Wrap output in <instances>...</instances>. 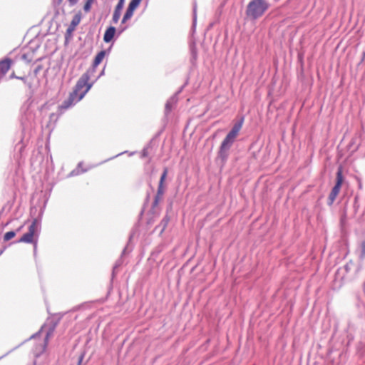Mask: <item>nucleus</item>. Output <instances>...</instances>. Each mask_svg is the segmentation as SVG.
<instances>
[{
  "mask_svg": "<svg viewBox=\"0 0 365 365\" xmlns=\"http://www.w3.org/2000/svg\"><path fill=\"white\" fill-rule=\"evenodd\" d=\"M96 68L92 65L78 80L73 91L59 106L60 110H66L79 102L93 86L94 80L89 82L96 71Z\"/></svg>",
  "mask_w": 365,
  "mask_h": 365,
  "instance_id": "nucleus-1",
  "label": "nucleus"
},
{
  "mask_svg": "<svg viewBox=\"0 0 365 365\" xmlns=\"http://www.w3.org/2000/svg\"><path fill=\"white\" fill-rule=\"evenodd\" d=\"M243 123V118L240 121L237 122L231 130L227 133L225 139L222 140L220 150L218 152V158H220L222 163H225L229 155V150L234 143L235 138L237 137L239 131L242 128Z\"/></svg>",
  "mask_w": 365,
  "mask_h": 365,
  "instance_id": "nucleus-2",
  "label": "nucleus"
},
{
  "mask_svg": "<svg viewBox=\"0 0 365 365\" xmlns=\"http://www.w3.org/2000/svg\"><path fill=\"white\" fill-rule=\"evenodd\" d=\"M269 5L265 0H252L247 5L246 14L256 19L262 16L267 10Z\"/></svg>",
  "mask_w": 365,
  "mask_h": 365,
  "instance_id": "nucleus-3",
  "label": "nucleus"
},
{
  "mask_svg": "<svg viewBox=\"0 0 365 365\" xmlns=\"http://www.w3.org/2000/svg\"><path fill=\"white\" fill-rule=\"evenodd\" d=\"M336 180V184L333 187L328 197L327 204L329 205H331L334 203V200H336L337 195L339 193L341 185L343 183L344 178L342 175V171L341 168H339L337 170Z\"/></svg>",
  "mask_w": 365,
  "mask_h": 365,
  "instance_id": "nucleus-4",
  "label": "nucleus"
},
{
  "mask_svg": "<svg viewBox=\"0 0 365 365\" xmlns=\"http://www.w3.org/2000/svg\"><path fill=\"white\" fill-rule=\"evenodd\" d=\"M21 123L24 132L31 130L35 125L34 114L31 110H27L21 117Z\"/></svg>",
  "mask_w": 365,
  "mask_h": 365,
  "instance_id": "nucleus-5",
  "label": "nucleus"
},
{
  "mask_svg": "<svg viewBox=\"0 0 365 365\" xmlns=\"http://www.w3.org/2000/svg\"><path fill=\"white\" fill-rule=\"evenodd\" d=\"M54 328H50L47 331L44 339V341L39 344H37L33 349L34 355L36 358L39 357L45 351L48 345V339L53 332Z\"/></svg>",
  "mask_w": 365,
  "mask_h": 365,
  "instance_id": "nucleus-6",
  "label": "nucleus"
},
{
  "mask_svg": "<svg viewBox=\"0 0 365 365\" xmlns=\"http://www.w3.org/2000/svg\"><path fill=\"white\" fill-rule=\"evenodd\" d=\"M168 174V169L165 168L163 170V173L161 175L158 187V192L156 194V196L155 197V203L157 204L158 201L162 198L163 194H164V187H163V182L166 178Z\"/></svg>",
  "mask_w": 365,
  "mask_h": 365,
  "instance_id": "nucleus-7",
  "label": "nucleus"
},
{
  "mask_svg": "<svg viewBox=\"0 0 365 365\" xmlns=\"http://www.w3.org/2000/svg\"><path fill=\"white\" fill-rule=\"evenodd\" d=\"M181 91L180 90L179 91L176 92L173 96H172L166 102L165 107V114L168 115L171 110H173V107L178 102V95Z\"/></svg>",
  "mask_w": 365,
  "mask_h": 365,
  "instance_id": "nucleus-8",
  "label": "nucleus"
},
{
  "mask_svg": "<svg viewBox=\"0 0 365 365\" xmlns=\"http://www.w3.org/2000/svg\"><path fill=\"white\" fill-rule=\"evenodd\" d=\"M125 0H119L117 5L115 6L112 21L114 24H117L120 19L121 15V11L124 6Z\"/></svg>",
  "mask_w": 365,
  "mask_h": 365,
  "instance_id": "nucleus-9",
  "label": "nucleus"
},
{
  "mask_svg": "<svg viewBox=\"0 0 365 365\" xmlns=\"http://www.w3.org/2000/svg\"><path fill=\"white\" fill-rule=\"evenodd\" d=\"M81 20V13L76 14L73 17V19L71 20V24L66 30V33H68V34L72 33L76 29V27L80 24Z\"/></svg>",
  "mask_w": 365,
  "mask_h": 365,
  "instance_id": "nucleus-10",
  "label": "nucleus"
},
{
  "mask_svg": "<svg viewBox=\"0 0 365 365\" xmlns=\"http://www.w3.org/2000/svg\"><path fill=\"white\" fill-rule=\"evenodd\" d=\"M11 60L6 58L0 61V74L1 76H4L10 69Z\"/></svg>",
  "mask_w": 365,
  "mask_h": 365,
  "instance_id": "nucleus-11",
  "label": "nucleus"
},
{
  "mask_svg": "<svg viewBox=\"0 0 365 365\" xmlns=\"http://www.w3.org/2000/svg\"><path fill=\"white\" fill-rule=\"evenodd\" d=\"M116 29L114 26H110L108 27L103 36V41L106 43H109L111 41L113 38L114 37V35L115 34Z\"/></svg>",
  "mask_w": 365,
  "mask_h": 365,
  "instance_id": "nucleus-12",
  "label": "nucleus"
},
{
  "mask_svg": "<svg viewBox=\"0 0 365 365\" xmlns=\"http://www.w3.org/2000/svg\"><path fill=\"white\" fill-rule=\"evenodd\" d=\"M82 166H83V163L82 162L78 163L77 167L70 173L69 176L78 175L80 174L87 172L90 168H92V167H89L88 168L83 169V168H82Z\"/></svg>",
  "mask_w": 365,
  "mask_h": 365,
  "instance_id": "nucleus-13",
  "label": "nucleus"
},
{
  "mask_svg": "<svg viewBox=\"0 0 365 365\" xmlns=\"http://www.w3.org/2000/svg\"><path fill=\"white\" fill-rule=\"evenodd\" d=\"M40 222L37 219H34L32 223L29 227V232H31L34 236L37 235L38 228H39Z\"/></svg>",
  "mask_w": 365,
  "mask_h": 365,
  "instance_id": "nucleus-14",
  "label": "nucleus"
},
{
  "mask_svg": "<svg viewBox=\"0 0 365 365\" xmlns=\"http://www.w3.org/2000/svg\"><path fill=\"white\" fill-rule=\"evenodd\" d=\"M106 55V51L105 50H102L100 52H98L96 56L92 65H93L94 67H97L101 63Z\"/></svg>",
  "mask_w": 365,
  "mask_h": 365,
  "instance_id": "nucleus-15",
  "label": "nucleus"
},
{
  "mask_svg": "<svg viewBox=\"0 0 365 365\" xmlns=\"http://www.w3.org/2000/svg\"><path fill=\"white\" fill-rule=\"evenodd\" d=\"M34 235L31 234V232L25 233L19 240L16 241L17 243L19 242H25V243H33Z\"/></svg>",
  "mask_w": 365,
  "mask_h": 365,
  "instance_id": "nucleus-16",
  "label": "nucleus"
},
{
  "mask_svg": "<svg viewBox=\"0 0 365 365\" xmlns=\"http://www.w3.org/2000/svg\"><path fill=\"white\" fill-rule=\"evenodd\" d=\"M34 51H29L22 54L21 59L26 61L27 63H31L34 59Z\"/></svg>",
  "mask_w": 365,
  "mask_h": 365,
  "instance_id": "nucleus-17",
  "label": "nucleus"
},
{
  "mask_svg": "<svg viewBox=\"0 0 365 365\" xmlns=\"http://www.w3.org/2000/svg\"><path fill=\"white\" fill-rule=\"evenodd\" d=\"M134 10L133 9L130 8V7H128L123 17V19H122V24H125L128 20H129L133 15V12H134Z\"/></svg>",
  "mask_w": 365,
  "mask_h": 365,
  "instance_id": "nucleus-18",
  "label": "nucleus"
},
{
  "mask_svg": "<svg viewBox=\"0 0 365 365\" xmlns=\"http://www.w3.org/2000/svg\"><path fill=\"white\" fill-rule=\"evenodd\" d=\"M16 235V232L14 231H9L5 233L4 236V241H9L11 239H12Z\"/></svg>",
  "mask_w": 365,
  "mask_h": 365,
  "instance_id": "nucleus-19",
  "label": "nucleus"
},
{
  "mask_svg": "<svg viewBox=\"0 0 365 365\" xmlns=\"http://www.w3.org/2000/svg\"><path fill=\"white\" fill-rule=\"evenodd\" d=\"M95 0H86V3L83 6V10L86 12H88L91 10V7L92 4L94 2Z\"/></svg>",
  "mask_w": 365,
  "mask_h": 365,
  "instance_id": "nucleus-20",
  "label": "nucleus"
},
{
  "mask_svg": "<svg viewBox=\"0 0 365 365\" xmlns=\"http://www.w3.org/2000/svg\"><path fill=\"white\" fill-rule=\"evenodd\" d=\"M142 0H131L129 3L128 6L135 9L140 4Z\"/></svg>",
  "mask_w": 365,
  "mask_h": 365,
  "instance_id": "nucleus-21",
  "label": "nucleus"
},
{
  "mask_svg": "<svg viewBox=\"0 0 365 365\" xmlns=\"http://www.w3.org/2000/svg\"><path fill=\"white\" fill-rule=\"evenodd\" d=\"M359 257L361 259L365 258V241H363L361 244V250Z\"/></svg>",
  "mask_w": 365,
  "mask_h": 365,
  "instance_id": "nucleus-22",
  "label": "nucleus"
},
{
  "mask_svg": "<svg viewBox=\"0 0 365 365\" xmlns=\"http://www.w3.org/2000/svg\"><path fill=\"white\" fill-rule=\"evenodd\" d=\"M121 264H122L121 259H119L116 261V262L113 267V275L115 274V270L121 265Z\"/></svg>",
  "mask_w": 365,
  "mask_h": 365,
  "instance_id": "nucleus-23",
  "label": "nucleus"
},
{
  "mask_svg": "<svg viewBox=\"0 0 365 365\" xmlns=\"http://www.w3.org/2000/svg\"><path fill=\"white\" fill-rule=\"evenodd\" d=\"M42 329H43V327H41V329L38 332H36V333L34 334L33 335H31L28 340L31 339H36L37 336H38L41 334Z\"/></svg>",
  "mask_w": 365,
  "mask_h": 365,
  "instance_id": "nucleus-24",
  "label": "nucleus"
},
{
  "mask_svg": "<svg viewBox=\"0 0 365 365\" xmlns=\"http://www.w3.org/2000/svg\"><path fill=\"white\" fill-rule=\"evenodd\" d=\"M84 356H85V352H83L79 358H78V365H81L82 362H83V360L84 359Z\"/></svg>",
  "mask_w": 365,
  "mask_h": 365,
  "instance_id": "nucleus-25",
  "label": "nucleus"
},
{
  "mask_svg": "<svg viewBox=\"0 0 365 365\" xmlns=\"http://www.w3.org/2000/svg\"><path fill=\"white\" fill-rule=\"evenodd\" d=\"M78 1L79 0H68L70 6H75L78 2Z\"/></svg>",
  "mask_w": 365,
  "mask_h": 365,
  "instance_id": "nucleus-26",
  "label": "nucleus"
},
{
  "mask_svg": "<svg viewBox=\"0 0 365 365\" xmlns=\"http://www.w3.org/2000/svg\"><path fill=\"white\" fill-rule=\"evenodd\" d=\"M168 222V219L167 217H164L161 222V223L163 225V229L165 227Z\"/></svg>",
  "mask_w": 365,
  "mask_h": 365,
  "instance_id": "nucleus-27",
  "label": "nucleus"
},
{
  "mask_svg": "<svg viewBox=\"0 0 365 365\" xmlns=\"http://www.w3.org/2000/svg\"><path fill=\"white\" fill-rule=\"evenodd\" d=\"M104 71H105V68L102 70V71L100 73V74L96 77V78L94 79V81L96 82L101 76H102L103 75H104Z\"/></svg>",
  "mask_w": 365,
  "mask_h": 365,
  "instance_id": "nucleus-28",
  "label": "nucleus"
},
{
  "mask_svg": "<svg viewBox=\"0 0 365 365\" xmlns=\"http://www.w3.org/2000/svg\"><path fill=\"white\" fill-rule=\"evenodd\" d=\"M192 58L195 59L197 53H196V51L194 48H192Z\"/></svg>",
  "mask_w": 365,
  "mask_h": 365,
  "instance_id": "nucleus-29",
  "label": "nucleus"
},
{
  "mask_svg": "<svg viewBox=\"0 0 365 365\" xmlns=\"http://www.w3.org/2000/svg\"><path fill=\"white\" fill-rule=\"evenodd\" d=\"M195 24H196V13H195V9H194L193 26H195Z\"/></svg>",
  "mask_w": 365,
  "mask_h": 365,
  "instance_id": "nucleus-30",
  "label": "nucleus"
},
{
  "mask_svg": "<svg viewBox=\"0 0 365 365\" xmlns=\"http://www.w3.org/2000/svg\"><path fill=\"white\" fill-rule=\"evenodd\" d=\"M123 153H124V152L120 153H118V154H117L116 155H115L114 157H112V158H109V159L106 160V161H108V160H109L113 159V158H116V157H118V156H119V155H122V154H123Z\"/></svg>",
  "mask_w": 365,
  "mask_h": 365,
  "instance_id": "nucleus-31",
  "label": "nucleus"
},
{
  "mask_svg": "<svg viewBox=\"0 0 365 365\" xmlns=\"http://www.w3.org/2000/svg\"><path fill=\"white\" fill-rule=\"evenodd\" d=\"M143 157H146L148 155V153H147V150L146 149H144L143 150V154H142Z\"/></svg>",
  "mask_w": 365,
  "mask_h": 365,
  "instance_id": "nucleus-32",
  "label": "nucleus"
},
{
  "mask_svg": "<svg viewBox=\"0 0 365 365\" xmlns=\"http://www.w3.org/2000/svg\"><path fill=\"white\" fill-rule=\"evenodd\" d=\"M126 29V26L122 27L119 29V34L123 32Z\"/></svg>",
  "mask_w": 365,
  "mask_h": 365,
  "instance_id": "nucleus-33",
  "label": "nucleus"
},
{
  "mask_svg": "<svg viewBox=\"0 0 365 365\" xmlns=\"http://www.w3.org/2000/svg\"><path fill=\"white\" fill-rule=\"evenodd\" d=\"M10 351H9L8 353H6V354L3 355L2 356L0 357V359H1L2 358H4L5 356H6Z\"/></svg>",
  "mask_w": 365,
  "mask_h": 365,
  "instance_id": "nucleus-34",
  "label": "nucleus"
},
{
  "mask_svg": "<svg viewBox=\"0 0 365 365\" xmlns=\"http://www.w3.org/2000/svg\"><path fill=\"white\" fill-rule=\"evenodd\" d=\"M54 116H55V114H54V113H52V114H51L50 118H53V117H54Z\"/></svg>",
  "mask_w": 365,
  "mask_h": 365,
  "instance_id": "nucleus-35",
  "label": "nucleus"
},
{
  "mask_svg": "<svg viewBox=\"0 0 365 365\" xmlns=\"http://www.w3.org/2000/svg\"><path fill=\"white\" fill-rule=\"evenodd\" d=\"M125 252H126V249H124V250H123L122 255H124V254L125 253Z\"/></svg>",
  "mask_w": 365,
  "mask_h": 365,
  "instance_id": "nucleus-36",
  "label": "nucleus"
},
{
  "mask_svg": "<svg viewBox=\"0 0 365 365\" xmlns=\"http://www.w3.org/2000/svg\"><path fill=\"white\" fill-rule=\"evenodd\" d=\"M63 0H58V3H61Z\"/></svg>",
  "mask_w": 365,
  "mask_h": 365,
  "instance_id": "nucleus-37",
  "label": "nucleus"
}]
</instances>
